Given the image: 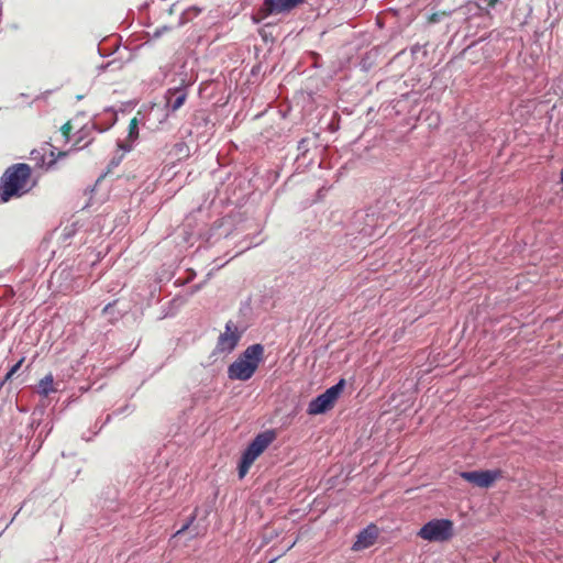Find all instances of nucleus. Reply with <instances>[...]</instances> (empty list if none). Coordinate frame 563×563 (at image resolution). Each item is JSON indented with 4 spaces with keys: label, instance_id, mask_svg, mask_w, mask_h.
<instances>
[{
    "label": "nucleus",
    "instance_id": "1",
    "mask_svg": "<svg viewBox=\"0 0 563 563\" xmlns=\"http://www.w3.org/2000/svg\"><path fill=\"white\" fill-rule=\"evenodd\" d=\"M34 186L32 168L25 163L9 166L0 178V202L4 203L13 198L27 194Z\"/></svg>",
    "mask_w": 563,
    "mask_h": 563
},
{
    "label": "nucleus",
    "instance_id": "2",
    "mask_svg": "<svg viewBox=\"0 0 563 563\" xmlns=\"http://www.w3.org/2000/svg\"><path fill=\"white\" fill-rule=\"evenodd\" d=\"M264 346L260 343L247 346L228 367V377L232 380H249L264 360Z\"/></svg>",
    "mask_w": 563,
    "mask_h": 563
},
{
    "label": "nucleus",
    "instance_id": "3",
    "mask_svg": "<svg viewBox=\"0 0 563 563\" xmlns=\"http://www.w3.org/2000/svg\"><path fill=\"white\" fill-rule=\"evenodd\" d=\"M276 439L274 430H267L257 434L254 440L249 444L243 452L241 462L239 464V477L243 478L255 460L268 448V445Z\"/></svg>",
    "mask_w": 563,
    "mask_h": 563
},
{
    "label": "nucleus",
    "instance_id": "4",
    "mask_svg": "<svg viewBox=\"0 0 563 563\" xmlns=\"http://www.w3.org/2000/svg\"><path fill=\"white\" fill-rule=\"evenodd\" d=\"M454 534V523L450 519H432L424 523L417 536L429 542H446Z\"/></svg>",
    "mask_w": 563,
    "mask_h": 563
},
{
    "label": "nucleus",
    "instance_id": "5",
    "mask_svg": "<svg viewBox=\"0 0 563 563\" xmlns=\"http://www.w3.org/2000/svg\"><path fill=\"white\" fill-rule=\"evenodd\" d=\"M344 386L345 380L341 378L335 385L328 388L323 394L312 399L308 405V415L316 416L332 409L341 393L343 391Z\"/></svg>",
    "mask_w": 563,
    "mask_h": 563
},
{
    "label": "nucleus",
    "instance_id": "6",
    "mask_svg": "<svg viewBox=\"0 0 563 563\" xmlns=\"http://www.w3.org/2000/svg\"><path fill=\"white\" fill-rule=\"evenodd\" d=\"M242 338V332L238 325L232 321L225 323V330L221 333L217 341V351L220 353H231L239 344Z\"/></svg>",
    "mask_w": 563,
    "mask_h": 563
},
{
    "label": "nucleus",
    "instance_id": "7",
    "mask_svg": "<svg viewBox=\"0 0 563 563\" xmlns=\"http://www.w3.org/2000/svg\"><path fill=\"white\" fill-rule=\"evenodd\" d=\"M461 477L474 486L488 488L503 477V472L500 470L462 472Z\"/></svg>",
    "mask_w": 563,
    "mask_h": 563
},
{
    "label": "nucleus",
    "instance_id": "8",
    "mask_svg": "<svg viewBox=\"0 0 563 563\" xmlns=\"http://www.w3.org/2000/svg\"><path fill=\"white\" fill-rule=\"evenodd\" d=\"M303 2L305 0H264L263 5L258 10L260 20L268 15L289 12Z\"/></svg>",
    "mask_w": 563,
    "mask_h": 563
},
{
    "label": "nucleus",
    "instance_id": "9",
    "mask_svg": "<svg viewBox=\"0 0 563 563\" xmlns=\"http://www.w3.org/2000/svg\"><path fill=\"white\" fill-rule=\"evenodd\" d=\"M378 537V528L375 525H369L358 532L356 540L352 545V550L361 551L372 547Z\"/></svg>",
    "mask_w": 563,
    "mask_h": 563
},
{
    "label": "nucleus",
    "instance_id": "10",
    "mask_svg": "<svg viewBox=\"0 0 563 563\" xmlns=\"http://www.w3.org/2000/svg\"><path fill=\"white\" fill-rule=\"evenodd\" d=\"M166 106L172 112L177 111L183 107L187 99V92L183 88H170L165 95Z\"/></svg>",
    "mask_w": 563,
    "mask_h": 563
},
{
    "label": "nucleus",
    "instance_id": "11",
    "mask_svg": "<svg viewBox=\"0 0 563 563\" xmlns=\"http://www.w3.org/2000/svg\"><path fill=\"white\" fill-rule=\"evenodd\" d=\"M54 391V377L52 374H47L38 382V394L44 397H47L49 394Z\"/></svg>",
    "mask_w": 563,
    "mask_h": 563
},
{
    "label": "nucleus",
    "instance_id": "12",
    "mask_svg": "<svg viewBox=\"0 0 563 563\" xmlns=\"http://www.w3.org/2000/svg\"><path fill=\"white\" fill-rule=\"evenodd\" d=\"M137 134H139V130H137V119L136 118H133L131 121H130V124H129V136L131 139H135L137 137Z\"/></svg>",
    "mask_w": 563,
    "mask_h": 563
},
{
    "label": "nucleus",
    "instance_id": "13",
    "mask_svg": "<svg viewBox=\"0 0 563 563\" xmlns=\"http://www.w3.org/2000/svg\"><path fill=\"white\" fill-rule=\"evenodd\" d=\"M24 362V357H22L18 363H15L11 368L10 371L7 373L5 377H4V382L11 379V377L20 369L21 365L23 364Z\"/></svg>",
    "mask_w": 563,
    "mask_h": 563
},
{
    "label": "nucleus",
    "instance_id": "14",
    "mask_svg": "<svg viewBox=\"0 0 563 563\" xmlns=\"http://www.w3.org/2000/svg\"><path fill=\"white\" fill-rule=\"evenodd\" d=\"M71 129H73V125H71L70 121H67L60 128V132H62V134H63V136H64L66 142L69 140V135H70V132H71Z\"/></svg>",
    "mask_w": 563,
    "mask_h": 563
},
{
    "label": "nucleus",
    "instance_id": "15",
    "mask_svg": "<svg viewBox=\"0 0 563 563\" xmlns=\"http://www.w3.org/2000/svg\"><path fill=\"white\" fill-rule=\"evenodd\" d=\"M440 13H432L429 18H428V21L430 23H435V22H439L440 21Z\"/></svg>",
    "mask_w": 563,
    "mask_h": 563
},
{
    "label": "nucleus",
    "instance_id": "16",
    "mask_svg": "<svg viewBox=\"0 0 563 563\" xmlns=\"http://www.w3.org/2000/svg\"><path fill=\"white\" fill-rule=\"evenodd\" d=\"M194 519H195V516H192V517L190 518V521H189L188 523H186L185 526H183V528H181V529H179V530L175 533V536H179V534H181L185 530H187V529H188V527H189V525H190V522H192V521H194Z\"/></svg>",
    "mask_w": 563,
    "mask_h": 563
},
{
    "label": "nucleus",
    "instance_id": "17",
    "mask_svg": "<svg viewBox=\"0 0 563 563\" xmlns=\"http://www.w3.org/2000/svg\"><path fill=\"white\" fill-rule=\"evenodd\" d=\"M484 3H486V5L488 8H494L498 2L499 0H482Z\"/></svg>",
    "mask_w": 563,
    "mask_h": 563
},
{
    "label": "nucleus",
    "instance_id": "18",
    "mask_svg": "<svg viewBox=\"0 0 563 563\" xmlns=\"http://www.w3.org/2000/svg\"><path fill=\"white\" fill-rule=\"evenodd\" d=\"M175 148H176L179 153H183V152H184V150H187V146H186V144H185V143H177V144L175 145Z\"/></svg>",
    "mask_w": 563,
    "mask_h": 563
},
{
    "label": "nucleus",
    "instance_id": "19",
    "mask_svg": "<svg viewBox=\"0 0 563 563\" xmlns=\"http://www.w3.org/2000/svg\"><path fill=\"white\" fill-rule=\"evenodd\" d=\"M114 306V302H110L108 305L104 306V308L102 309V313H108L110 312V309Z\"/></svg>",
    "mask_w": 563,
    "mask_h": 563
},
{
    "label": "nucleus",
    "instance_id": "20",
    "mask_svg": "<svg viewBox=\"0 0 563 563\" xmlns=\"http://www.w3.org/2000/svg\"><path fill=\"white\" fill-rule=\"evenodd\" d=\"M561 181L563 183V170L561 172Z\"/></svg>",
    "mask_w": 563,
    "mask_h": 563
},
{
    "label": "nucleus",
    "instance_id": "21",
    "mask_svg": "<svg viewBox=\"0 0 563 563\" xmlns=\"http://www.w3.org/2000/svg\"><path fill=\"white\" fill-rule=\"evenodd\" d=\"M269 563H273V561H271Z\"/></svg>",
    "mask_w": 563,
    "mask_h": 563
}]
</instances>
